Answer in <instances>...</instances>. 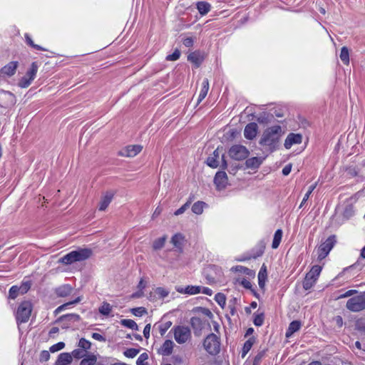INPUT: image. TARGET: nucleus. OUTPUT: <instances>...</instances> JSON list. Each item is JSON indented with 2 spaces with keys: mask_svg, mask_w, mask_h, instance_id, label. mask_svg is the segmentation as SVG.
I'll use <instances>...</instances> for the list:
<instances>
[{
  "mask_svg": "<svg viewBox=\"0 0 365 365\" xmlns=\"http://www.w3.org/2000/svg\"><path fill=\"white\" fill-rule=\"evenodd\" d=\"M281 136L282 127L280 125H273L267 128L264 131L259 144L268 147L271 151H273L278 147Z\"/></svg>",
  "mask_w": 365,
  "mask_h": 365,
  "instance_id": "obj_1",
  "label": "nucleus"
},
{
  "mask_svg": "<svg viewBox=\"0 0 365 365\" xmlns=\"http://www.w3.org/2000/svg\"><path fill=\"white\" fill-rule=\"evenodd\" d=\"M92 250L89 248H81L71 251L63 257L60 258L58 262L63 264H71L76 262H81L88 259L92 255Z\"/></svg>",
  "mask_w": 365,
  "mask_h": 365,
  "instance_id": "obj_2",
  "label": "nucleus"
},
{
  "mask_svg": "<svg viewBox=\"0 0 365 365\" xmlns=\"http://www.w3.org/2000/svg\"><path fill=\"white\" fill-rule=\"evenodd\" d=\"M205 349L211 355H216L220 350V338L215 334H210L203 341Z\"/></svg>",
  "mask_w": 365,
  "mask_h": 365,
  "instance_id": "obj_3",
  "label": "nucleus"
},
{
  "mask_svg": "<svg viewBox=\"0 0 365 365\" xmlns=\"http://www.w3.org/2000/svg\"><path fill=\"white\" fill-rule=\"evenodd\" d=\"M32 312L31 302L24 301L18 307L16 319L18 323H25L29 321Z\"/></svg>",
  "mask_w": 365,
  "mask_h": 365,
  "instance_id": "obj_4",
  "label": "nucleus"
},
{
  "mask_svg": "<svg viewBox=\"0 0 365 365\" xmlns=\"http://www.w3.org/2000/svg\"><path fill=\"white\" fill-rule=\"evenodd\" d=\"M346 307L354 312L365 309V292L350 298L346 302Z\"/></svg>",
  "mask_w": 365,
  "mask_h": 365,
  "instance_id": "obj_5",
  "label": "nucleus"
},
{
  "mask_svg": "<svg viewBox=\"0 0 365 365\" xmlns=\"http://www.w3.org/2000/svg\"><path fill=\"white\" fill-rule=\"evenodd\" d=\"M175 340L180 344L188 341L191 339V331L185 326H175L172 329Z\"/></svg>",
  "mask_w": 365,
  "mask_h": 365,
  "instance_id": "obj_6",
  "label": "nucleus"
},
{
  "mask_svg": "<svg viewBox=\"0 0 365 365\" xmlns=\"http://www.w3.org/2000/svg\"><path fill=\"white\" fill-rule=\"evenodd\" d=\"M335 238V235H331L324 242L319 245L317 250V258L319 260L324 259L331 250L336 242Z\"/></svg>",
  "mask_w": 365,
  "mask_h": 365,
  "instance_id": "obj_7",
  "label": "nucleus"
},
{
  "mask_svg": "<svg viewBox=\"0 0 365 365\" xmlns=\"http://www.w3.org/2000/svg\"><path fill=\"white\" fill-rule=\"evenodd\" d=\"M229 155L235 160H242L249 155V150L245 146L241 145H232L229 150Z\"/></svg>",
  "mask_w": 365,
  "mask_h": 365,
  "instance_id": "obj_8",
  "label": "nucleus"
},
{
  "mask_svg": "<svg viewBox=\"0 0 365 365\" xmlns=\"http://www.w3.org/2000/svg\"><path fill=\"white\" fill-rule=\"evenodd\" d=\"M143 147L139 145H128L119 152V155L125 157H135L142 150Z\"/></svg>",
  "mask_w": 365,
  "mask_h": 365,
  "instance_id": "obj_9",
  "label": "nucleus"
},
{
  "mask_svg": "<svg viewBox=\"0 0 365 365\" xmlns=\"http://www.w3.org/2000/svg\"><path fill=\"white\" fill-rule=\"evenodd\" d=\"M227 175L224 171L217 172L214 178V182L219 190L225 188L227 185Z\"/></svg>",
  "mask_w": 365,
  "mask_h": 365,
  "instance_id": "obj_10",
  "label": "nucleus"
},
{
  "mask_svg": "<svg viewBox=\"0 0 365 365\" xmlns=\"http://www.w3.org/2000/svg\"><path fill=\"white\" fill-rule=\"evenodd\" d=\"M302 141V135L299 133H289L285 139L284 147L289 149L294 144H300Z\"/></svg>",
  "mask_w": 365,
  "mask_h": 365,
  "instance_id": "obj_11",
  "label": "nucleus"
},
{
  "mask_svg": "<svg viewBox=\"0 0 365 365\" xmlns=\"http://www.w3.org/2000/svg\"><path fill=\"white\" fill-rule=\"evenodd\" d=\"M258 126L256 123H248L244 130V135L247 139L252 140L257 133Z\"/></svg>",
  "mask_w": 365,
  "mask_h": 365,
  "instance_id": "obj_12",
  "label": "nucleus"
},
{
  "mask_svg": "<svg viewBox=\"0 0 365 365\" xmlns=\"http://www.w3.org/2000/svg\"><path fill=\"white\" fill-rule=\"evenodd\" d=\"M19 63L17 61H11L4 66L1 70L0 73L8 76H12L16 73Z\"/></svg>",
  "mask_w": 365,
  "mask_h": 365,
  "instance_id": "obj_13",
  "label": "nucleus"
},
{
  "mask_svg": "<svg viewBox=\"0 0 365 365\" xmlns=\"http://www.w3.org/2000/svg\"><path fill=\"white\" fill-rule=\"evenodd\" d=\"M113 195L114 194L112 192H107L105 193L99 202V210L104 211L108 207L113 200Z\"/></svg>",
  "mask_w": 365,
  "mask_h": 365,
  "instance_id": "obj_14",
  "label": "nucleus"
},
{
  "mask_svg": "<svg viewBox=\"0 0 365 365\" xmlns=\"http://www.w3.org/2000/svg\"><path fill=\"white\" fill-rule=\"evenodd\" d=\"M203 58V56L199 51L192 52L187 56V60L192 63L196 68H198L201 65Z\"/></svg>",
  "mask_w": 365,
  "mask_h": 365,
  "instance_id": "obj_15",
  "label": "nucleus"
},
{
  "mask_svg": "<svg viewBox=\"0 0 365 365\" xmlns=\"http://www.w3.org/2000/svg\"><path fill=\"white\" fill-rule=\"evenodd\" d=\"M174 346V343L171 340L167 339L164 341L160 347V354L164 356H169L172 354Z\"/></svg>",
  "mask_w": 365,
  "mask_h": 365,
  "instance_id": "obj_16",
  "label": "nucleus"
},
{
  "mask_svg": "<svg viewBox=\"0 0 365 365\" xmlns=\"http://www.w3.org/2000/svg\"><path fill=\"white\" fill-rule=\"evenodd\" d=\"M72 361V356L70 353L64 352L58 355L56 360V365H68Z\"/></svg>",
  "mask_w": 365,
  "mask_h": 365,
  "instance_id": "obj_17",
  "label": "nucleus"
},
{
  "mask_svg": "<svg viewBox=\"0 0 365 365\" xmlns=\"http://www.w3.org/2000/svg\"><path fill=\"white\" fill-rule=\"evenodd\" d=\"M201 289H202V287H200V286L189 285V286H187L185 289L178 288V289H177V291L180 293H184V294L193 295V294L200 293Z\"/></svg>",
  "mask_w": 365,
  "mask_h": 365,
  "instance_id": "obj_18",
  "label": "nucleus"
},
{
  "mask_svg": "<svg viewBox=\"0 0 365 365\" xmlns=\"http://www.w3.org/2000/svg\"><path fill=\"white\" fill-rule=\"evenodd\" d=\"M72 292V287L69 284H63L56 289V294L58 297H64L69 295Z\"/></svg>",
  "mask_w": 365,
  "mask_h": 365,
  "instance_id": "obj_19",
  "label": "nucleus"
},
{
  "mask_svg": "<svg viewBox=\"0 0 365 365\" xmlns=\"http://www.w3.org/2000/svg\"><path fill=\"white\" fill-rule=\"evenodd\" d=\"M209 90V81L207 78H205L202 83V88L198 96L197 103H200L207 96Z\"/></svg>",
  "mask_w": 365,
  "mask_h": 365,
  "instance_id": "obj_20",
  "label": "nucleus"
},
{
  "mask_svg": "<svg viewBox=\"0 0 365 365\" xmlns=\"http://www.w3.org/2000/svg\"><path fill=\"white\" fill-rule=\"evenodd\" d=\"M262 160H261V158L257 157H253L251 158H248L246 160L245 164L248 168L255 169L257 168L262 164Z\"/></svg>",
  "mask_w": 365,
  "mask_h": 365,
  "instance_id": "obj_21",
  "label": "nucleus"
},
{
  "mask_svg": "<svg viewBox=\"0 0 365 365\" xmlns=\"http://www.w3.org/2000/svg\"><path fill=\"white\" fill-rule=\"evenodd\" d=\"M197 9L199 13L204 16L210 11L211 6L206 1H199L197 3Z\"/></svg>",
  "mask_w": 365,
  "mask_h": 365,
  "instance_id": "obj_22",
  "label": "nucleus"
},
{
  "mask_svg": "<svg viewBox=\"0 0 365 365\" xmlns=\"http://www.w3.org/2000/svg\"><path fill=\"white\" fill-rule=\"evenodd\" d=\"M301 327V323L299 321H293L289 325L286 332V336H291L294 332L297 331Z\"/></svg>",
  "mask_w": 365,
  "mask_h": 365,
  "instance_id": "obj_23",
  "label": "nucleus"
},
{
  "mask_svg": "<svg viewBox=\"0 0 365 365\" xmlns=\"http://www.w3.org/2000/svg\"><path fill=\"white\" fill-rule=\"evenodd\" d=\"M232 270L235 271L236 272H239V273L247 275V276H254L255 275V272L253 270H252L246 267L241 266V265H237V266L233 267L232 268Z\"/></svg>",
  "mask_w": 365,
  "mask_h": 365,
  "instance_id": "obj_24",
  "label": "nucleus"
},
{
  "mask_svg": "<svg viewBox=\"0 0 365 365\" xmlns=\"http://www.w3.org/2000/svg\"><path fill=\"white\" fill-rule=\"evenodd\" d=\"M266 278H267V269H266V267L263 264L258 273V281H259V286L260 288L264 287Z\"/></svg>",
  "mask_w": 365,
  "mask_h": 365,
  "instance_id": "obj_25",
  "label": "nucleus"
},
{
  "mask_svg": "<svg viewBox=\"0 0 365 365\" xmlns=\"http://www.w3.org/2000/svg\"><path fill=\"white\" fill-rule=\"evenodd\" d=\"M38 64L36 62H33L31 65V68L27 71L25 76L27 78H29L30 79L33 80L36 78L37 71H38Z\"/></svg>",
  "mask_w": 365,
  "mask_h": 365,
  "instance_id": "obj_26",
  "label": "nucleus"
},
{
  "mask_svg": "<svg viewBox=\"0 0 365 365\" xmlns=\"http://www.w3.org/2000/svg\"><path fill=\"white\" fill-rule=\"evenodd\" d=\"M321 271H322L321 266L314 265L312 267L311 270L306 275L308 276V278L309 277V278L317 280Z\"/></svg>",
  "mask_w": 365,
  "mask_h": 365,
  "instance_id": "obj_27",
  "label": "nucleus"
},
{
  "mask_svg": "<svg viewBox=\"0 0 365 365\" xmlns=\"http://www.w3.org/2000/svg\"><path fill=\"white\" fill-rule=\"evenodd\" d=\"M282 238V230L279 229L275 232V233L274 235V238H273V241H272V247L273 249H277L279 247V245L281 242Z\"/></svg>",
  "mask_w": 365,
  "mask_h": 365,
  "instance_id": "obj_28",
  "label": "nucleus"
},
{
  "mask_svg": "<svg viewBox=\"0 0 365 365\" xmlns=\"http://www.w3.org/2000/svg\"><path fill=\"white\" fill-rule=\"evenodd\" d=\"M205 205V202L202 201H197L193 204L192 211L196 215H201Z\"/></svg>",
  "mask_w": 365,
  "mask_h": 365,
  "instance_id": "obj_29",
  "label": "nucleus"
},
{
  "mask_svg": "<svg viewBox=\"0 0 365 365\" xmlns=\"http://www.w3.org/2000/svg\"><path fill=\"white\" fill-rule=\"evenodd\" d=\"M97 361V357L94 354H90L87 357L83 358L81 362L80 365H94Z\"/></svg>",
  "mask_w": 365,
  "mask_h": 365,
  "instance_id": "obj_30",
  "label": "nucleus"
},
{
  "mask_svg": "<svg viewBox=\"0 0 365 365\" xmlns=\"http://www.w3.org/2000/svg\"><path fill=\"white\" fill-rule=\"evenodd\" d=\"M255 342L254 338H250L248 340H247L243 346L242 351V357L244 358L246 354L249 352V351L251 349L253 344Z\"/></svg>",
  "mask_w": 365,
  "mask_h": 365,
  "instance_id": "obj_31",
  "label": "nucleus"
},
{
  "mask_svg": "<svg viewBox=\"0 0 365 365\" xmlns=\"http://www.w3.org/2000/svg\"><path fill=\"white\" fill-rule=\"evenodd\" d=\"M340 59L346 65H348L349 63V51L346 46L342 47L341 49Z\"/></svg>",
  "mask_w": 365,
  "mask_h": 365,
  "instance_id": "obj_32",
  "label": "nucleus"
},
{
  "mask_svg": "<svg viewBox=\"0 0 365 365\" xmlns=\"http://www.w3.org/2000/svg\"><path fill=\"white\" fill-rule=\"evenodd\" d=\"M112 310V307L108 302H103L99 307V312L105 316H108Z\"/></svg>",
  "mask_w": 365,
  "mask_h": 365,
  "instance_id": "obj_33",
  "label": "nucleus"
},
{
  "mask_svg": "<svg viewBox=\"0 0 365 365\" xmlns=\"http://www.w3.org/2000/svg\"><path fill=\"white\" fill-rule=\"evenodd\" d=\"M183 237L181 234H175L171 238V243L176 247H180L183 241Z\"/></svg>",
  "mask_w": 365,
  "mask_h": 365,
  "instance_id": "obj_34",
  "label": "nucleus"
},
{
  "mask_svg": "<svg viewBox=\"0 0 365 365\" xmlns=\"http://www.w3.org/2000/svg\"><path fill=\"white\" fill-rule=\"evenodd\" d=\"M120 324L124 327L134 330H138V324L132 319H122Z\"/></svg>",
  "mask_w": 365,
  "mask_h": 365,
  "instance_id": "obj_35",
  "label": "nucleus"
},
{
  "mask_svg": "<svg viewBox=\"0 0 365 365\" xmlns=\"http://www.w3.org/2000/svg\"><path fill=\"white\" fill-rule=\"evenodd\" d=\"M317 280L309 277L308 278V276L306 275L303 281V288L306 290H308L314 286Z\"/></svg>",
  "mask_w": 365,
  "mask_h": 365,
  "instance_id": "obj_36",
  "label": "nucleus"
},
{
  "mask_svg": "<svg viewBox=\"0 0 365 365\" xmlns=\"http://www.w3.org/2000/svg\"><path fill=\"white\" fill-rule=\"evenodd\" d=\"M165 240L166 237L165 236L155 240L153 245V249L155 250L161 249L164 246Z\"/></svg>",
  "mask_w": 365,
  "mask_h": 365,
  "instance_id": "obj_37",
  "label": "nucleus"
},
{
  "mask_svg": "<svg viewBox=\"0 0 365 365\" xmlns=\"http://www.w3.org/2000/svg\"><path fill=\"white\" fill-rule=\"evenodd\" d=\"M192 202V198L189 197V200L182 206H181L179 209H178L175 212V213H174L175 215H180L184 213L185 211L190 207Z\"/></svg>",
  "mask_w": 365,
  "mask_h": 365,
  "instance_id": "obj_38",
  "label": "nucleus"
},
{
  "mask_svg": "<svg viewBox=\"0 0 365 365\" xmlns=\"http://www.w3.org/2000/svg\"><path fill=\"white\" fill-rule=\"evenodd\" d=\"M215 300L222 308H223L226 304V297L222 293H217L215 297Z\"/></svg>",
  "mask_w": 365,
  "mask_h": 365,
  "instance_id": "obj_39",
  "label": "nucleus"
},
{
  "mask_svg": "<svg viewBox=\"0 0 365 365\" xmlns=\"http://www.w3.org/2000/svg\"><path fill=\"white\" fill-rule=\"evenodd\" d=\"M317 185V182H315L309 187L308 191L304 195V198L301 202L299 207H302L303 206V205L305 203V202L309 199V195L312 194V192L316 188Z\"/></svg>",
  "mask_w": 365,
  "mask_h": 365,
  "instance_id": "obj_40",
  "label": "nucleus"
},
{
  "mask_svg": "<svg viewBox=\"0 0 365 365\" xmlns=\"http://www.w3.org/2000/svg\"><path fill=\"white\" fill-rule=\"evenodd\" d=\"M78 346L83 351H86L87 350L91 349V343L89 341L86 340V339L81 338L79 340Z\"/></svg>",
  "mask_w": 365,
  "mask_h": 365,
  "instance_id": "obj_41",
  "label": "nucleus"
},
{
  "mask_svg": "<svg viewBox=\"0 0 365 365\" xmlns=\"http://www.w3.org/2000/svg\"><path fill=\"white\" fill-rule=\"evenodd\" d=\"M19 294H21L20 289L17 286H12L9 291V297L12 299H15Z\"/></svg>",
  "mask_w": 365,
  "mask_h": 365,
  "instance_id": "obj_42",
  "label": "nucleus"
},
{
  "mask_svg": "<svg viewBox=\"0 0 365 365\" xmlns=\"http://www.w3.org/2000/svg\"><path fill=\"white\" fill-rule=\"evenodd\" d=\"M169 292H170L168 290L165 289L163 287H157L155 289V294H157L158 296V297L160 299H163V298L168 297L169 294Z\"/></svg>",
  "mask_w": 365,
  "mask_h": 365,
  "instance_id": "obj_43",
  "label": "nucleus"
},
{
  "mask_svg": "<svg viewBox=\"0 0 365 365\" xmlns=\"http://www.w3.org/2000/svg\"><path fill=\"white\" fill-rule=\"evenodd\" d=\"M139 352H140L139 349H134V348H130V349H126L123 352V354H124L125 356H126L128 358H134L135 356H137V354Z\"/></svg>",
  "mask_w": 365,
  "mask_h": 365,
  "instance_id": "obj_44",
  "label": "nucleus"
},
{
  "mask_svg": "<svg viewBox=\"0 0 365 365\" xmlns=\"http://www.w3.org/2000/svg\"><path fill=\"white\" fill-rule=\"evenodd\" d=\"M32 81H33V80H31L29 78H27L26 76H24V77H22L20 79L18 85L19 87L25 88L29 87L31 85Z\"/></svg>",
  "mask_w": 365,
  "mask_h": 365,
  "instance_id": "obj_45",
  "label": "nucleus"
},
{
  "mask_svg": "<svg viewBox=\"0 0 365 365\" xmlns=\"http://www.w3.org/2000/svg\"><path fill=\"white\" fill-rule=\"evenodd\" d=\"M25 38H26V43L31 47H33L37 50H39V51H46V49L43 48V47H41L37 44H35L29 34H25Z\"/></svg>",
  "mask_w": 365,
  "mask_h": 365,
  "instance_id": "obj_46",
  "label": "nucleus"
},
{
  "mask_svg": "<svg viewBox=\"0 0 365 365\" xmlns=\"http://www.w3.org/2000/svg\"><path fill=\"white\" fill-rule=\"evenodd\" d=\"M148 359V354L143 353L138 358V359L136 361V364L137 365H148V362L146 361Z\"/></svg>",
  "mask_w": 365,
  "mask_h": 365,
  "instance_id": "obj_47",
  "label": "nucleus"
},
{
  "mask_svg": "<svg viewBox=\"0 0 365 365\" xmlns=\"http://www.w3.org/2000/svg\"><path fill=\"white\" fill-rule=\"evenodd\" d=\"M172 322L170 321L166 322L159 326V331L161 336H163L168 329L171 327Z\"/></svg>",
  "mask_w": 365,
  "mask_h": 365,
  "instance_id": "obj_48",
  "label": "nucleus"
},
{
  "mask_svg": "<svg viewBox=\"0 0 365 365\" xmlns=\"http://www.w3.org/2000/svg\"><path fill=\"white\" fill-rule=\"evenodd\" d=\"M265 356V350L260 351L255 357L252 365H260L262 359Z\"/></svg>",
  "mask_w": 365,
  "mask_h": 365,
  "instance_id": "obj_49",
  "label": "nucleus"
},
{
  "mask_svg": "<svg viewBox=\"0 0 365 365\" xmlns=\"http://www.w3.org/2000/svg\"><path fill=\"white\" fill-rule=\"evenodd\" d=\"M207 164L208 166L216 168L219 165V163L217 159L215 158V157L209 156L207 159Z\"/></svg>",
  "mask_w": 365,
  "mask_h": 365,
  "instance_id": "obj_50",
  "label": "nucleus"
},
{
  "mask_svg": "<svg viewBox=\"0 0 365 365\" xmlns=\"http://www.w3.org/2000/svg\"><path fill=\"white\" fill-rule=\"evenodd\" d=\"M71 356H72V358L74 357L76 359H81V358H83L85 356V351H83V349H74L72 352H71Z\"/></svg>",
  "mask_w": 365,
  "mask_h": 365,
  "instance_id": "obj_51",
  "label": "nucleus"
},
{
  "mask_svg": "<svg viewBox=\"0 0 365 365\" xmlns=\"http://www.w3.org/2000/svg\"><path fill=\"white\" fill-rule=\"evenodd\" d=\"M64 347H65V343L61 341L56 344L52 345L50 347L49 351L52 353H54V352H56L58 351L63 349Z\"/></svg>",
  "mask_w": 365,
  "mask_h": 365,
  "instance_id": "obj_52",
  "label": "nucleus"
},
{
  "mask_svg": "<svg viewBox=\"0 0 365 365\" xmlns=\"http://www.w3.org/2000/svg\"><path fill=\"white\" fill-rule=\"evenodd\" d=\"M81 301L80 299V297H78L76 298L75 300L72 301V302H68V303H66L64 304H62L61 305L60 307H58L56 309V312L58 313V312H61L62 310H63L64 309H66V307H67L69 305H71V304H76L78 302H79Z\"/></svg>",
  "mask_w": 365,
  "mask_h": 365,
  "instance_id": "obj_53",
  "label": "nucleus"
},
{
  "mask_svg": "<svg viewBox=\"0 0 365 365\" xmlns=\"http://www.w3.org/2000/svg\"><path fill=\"white\" fill-rule=\"evenodd\" d=\"M131 312L135 316L140 317L143 314L146 313V309H145V308L140 307H137V308L132 309H131Z\"/></svg>",
  "mask_w": 365,
  "mask_h": 365,
  "instance_id": "obj_54",
  "label": "nucleus"
},
{
  "mask_svg": "<svg viewBox=\"0 0 365 365\" xmlns=\"http://www.w3.org/2000/svg\"><path fill=\"white\" fill-rule=\"evenodd\" d=\"M253 322H254V324L255 326H257V327L262 326L263 322H264V315H263V314H257L255 317Z\"/></svg>",
  "mask_w": 365,
  "mask_h": 365,
  "instance_id": "obj_55",
  "label": "nucleus"
},
{
  "mask_svg": "<svg viewBox=\"0 0 365 365\" xmlns=\"http://www.w3.org/2000/svg\"><path fill=\"white\" fill-rule=\"evenodd\" d=\"M61 319H67V320H69V321L76 322V321L79 320L80 317H79V315L76 314H66V315L62 316L61 317Z\"/></svg>",
  "mask_w": 365,
  "mask_h": 365,
  "instance_id": "obj_56",
  "label": "nucleus"
},
{
  "mask_svg": "<svg viewBox=\"0 0 365 365\" xmlns=\"http://www.w3.org/2000/svg\"><path fill=\"white\" fill-rule=\"evenodd\" d=\"M31 288V282H25L21 284V285L19 287L20 289V292L21 294L26 293L29 289Z\"/></svg>",
  "mask_w": 365,
  "mask_h": 365,
  "instance_id": "obj_57",
  "label": "nucleus"
},
{
  "mask_svg": "<svg viewBox=\"0 0 365 365\" xmlns=\"http://www.w3.org/2000/svg\"><path fill=\"white\" fill-rule=\"evenodd\" d=\"M50 359V354L48 351L43 350L41 352L39 356V361L41 362L47 361Z\"/></svg>",
  "mask_w": 365,
  "mask_h": 365,
  "instance_id": "obj_58",
  "label": "nucleus"
},
{
  "mask_svg": "<svg viewBox=\"0 0 365 365\" xmlns=\"http://www.w3.org/2000/svg\"><path fill=\"white\" fill-rule=\"evenodd\" d=\"M180 52L178 50H175L172 54L168 55L166 57L168 61H176L180 58Z\"/></svg>",
  "mask_w": 365,
  "mask_h": 365,
  "instance_id": "obj_59",
  "label": "nucleus"
},
{
  "mask_svg": "<svg viewBox=\"0 0 365 365\" xmlns=\"http://www.w3.org/2000/svg\"><path fill=\"white\" fill-rule=\"evenodd\" d=\"M347 174L351 177H355L358 175V170L354 167H349L346 169Z\"/></svg>",
  "mask_w": 365,
  "mask_h": 365,
  "instance_id": "obj_60",
  "label": "nucleus"
},
{
  "mask_svg": "<svg viewBox=\"0 0 365 365\" xmlns=\"http://www.w3.org/2000/svg\"><path fill=\"white\" fill-rule=\"evenodd\" d=\"M92 338L102 342H105L106 341V338L98 333H93Z\"/></svg>",
  "mask_w": 365,
  "mask_h": 365,
  "instance_id": "obj_61",
  "label": "nucleus"
},
{
  "mask_svg": "<svg viewBox=\"0 0 365 365\" xmlns=\"http://www.w3.org/2000/svg\"><path fill=\"white\" fill-rule=\"evenodd\" d=\"M150 324H148L143 329V335L145 339H148L150 337Z\"/></svg>",
  "mask_w": 365,
  "mask_h": 365,
  "instance_id": "obj_62",
  "label": "nucleus"
},
{
  "mask_svg": "<svg viewBox=\"0 0 365 365\" xmlns=\"http://www.w3.org/2000/svg\"><path fill=\"white\" fill-rule=\"evenodd\" d=\"M183 45L186 47H191L193 45V39L191 37L185 38L183 40Z\"/></svg>",
  "mask_w": 365,
  "mask_h": 365,
  "instance_id": "obj_63",
  "label": "nucleus"
},
{
  "mask_svg": "<svg viewBox=\"0 0 365 365\" xmlns=\"http://www.w3.org/2000/svg\"><path fill=\"white\" fill-rule=\"evenodd\" d=\"M291 170H292V165L288 164V165H285L284 167V168L282 169V174L284 175H288L290 173Z\"/></svg>",
  "mask_w": 365,
  "mask_h": 365,
  "instance_id": "obj_64",
  "label": "nucleus"
}]
</instances>
